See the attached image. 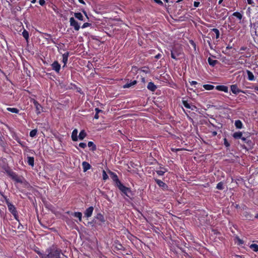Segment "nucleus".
<instances>
[{"label": "nucleus", "mask_w": 258, "mask_h": 258, "mask_svg": "<svg viewBox=\"0 0 258 258\" xmlns=\"http://www.w3.org/2000/svg\"><path fill=\"white\" fill-rule=\"evenodd\" d=\"M200 5V2H195L194 3V6L195 7H198Z\"/></svg>", "instance_id": "nucleus-53"}, {"label": "nucleus", "mask_w": 258, "mask_h": 258, "mask_svg": "<svg viewBox=\"0 0 258 258\" xmlns=\"http://www.w3.org/2000/svg\"><path fill=\"white\" fill-rule=\"evenodd\" d=\"M247 49V47H245V46H242V47H240V50L244 51V50H246Z\"/></svg>", "instance_id": "nucleus-57"}, {"label": "nucleus", "mask_w": 258, "mask_h": 258, "mask_svg": "<svg viewBox=\"0 0 258 258\" xmlns=\"http://www.w3.org/2000/svg\"><path fill=\"white\" fill-rule=\"evenodd\" d=\"M95 224H97V221L96 220H95V218H94L91 221L88 222L86 225L88 226H90L91 227H94L95 226Z\"/></svg>", "instance_id": "nucleus-30"}, {"label": "nucleus", "mask_w": 258, "mask_h": 258, "mask_svg": "<svg viewBox=\"0 0 258 258\" xmlns=\"http://www.w3.org/2000/svg\"><path fill=\"white\" fill-rule=\"evenodd\" d=\"M232 15L236 17L239 20H241L242 18V14L238 12H234V13H233Z\"/></svg>", "instance_id": "nucleus-35"}, {"label": "nucleus", "mask_w": 258, "mask_h": 258, "mask_svg": "<svg viewBox=\"0 0 258 258\" xmlns=\"http://www.w3.org/2000/svg\"><path fill=\"white\" fill-rule=\"evenodd\" d=\"M147 88L151 91H155L157 89L156 86L152 82L148 83L147 85Z\"/></svg>", "instance_id": "nucleus-19"}, {"label": "nucleus", "mask_w": 258, "mask_h": 258, "mask_svg": "<svg viewBox=\"0 0 258 258\" xmlns=\"http://www.w3.org/2000/svg\"><path fill=\"white\" fill-rule=\"evenodd\" d=\"M34 251L41 257V258H44L45 256V253L44 254L42 253L40 250L39 249L38 247H36Z\"/></svg>", "instance_id": "nucleus-33"}, {"label": "nucleus", "mask_w": 258, "mask_h": 258, "mask_svg": "<svg viewBox=\"0 0 258 258\" xmlns=\"http://www.w3.org/2000/svg\"><path fill=\"white\" fill-rule=\"evenodd\" d=\"M52 69L54 70L56 73H59L60 70V64L57 61H54L51 64Z\"/></svg>", "instance_id": "nucleus-9"}, {"label": "nucleus", "mask_w": 258, "mask_h": 258, "mask_svg": "<svg viewBox=\"0 0 258 258\" xmlns=\"http://www.w3.org/2000/svg\"><path fill=\"white\" fill-rule=\"evenodd\" d=\"M247 3L248 4L251 5V4H252L253 3L252 0H247Z\"/></svg>", "instance_id": "nucleus-60"}, {"label": "nucleus", "mask_w": 258, "mask_h": 258, "mask_svg": "<svg viewBox=\"0 0 258 258\" xmlns=\"http://www.w3.org/2000/svg\"><path fill=\"white\" fill-rule=\"evenodd\" d=\"M82 166H83V169L84 172H86L88 170L90 169L91 167L90 164L86 161L83 162Z\"/></svg>", "instance_id": "nucleus-17"}, {"label": "nucleus", "mask_w": 258, "mask_h": 258, "mask_svg": "<svg viewBox=\"0 0 258 258\" xmlns=\"http://www.w3.org/2000/svg\"><path fill=\"white\" fill-rule=\"evenodd\" d=\"M109 173L111 175L112 180L114 181L115 184L117 187L122 183L119 180L116 173L111 171H109Z\"/></svg>", "instance_id": "nucleus-6"}, {"label": "nucleus", "mask_w": 258, "mask_h": 258, "mask_svg": "<svg viewBox=\"0 0 258 258\" xmlns=\"http://www.w3.org/2000/svg\"><path fill=\"white\" fill-rule=\"evenodd\" d=\"M197 107L194 105H190V107L189 109H190L191 110H194L195 109H196Z\"/></svg>", "instance_id": "nucleus-55"}, {"label": "nucleus", "mask_w": 258, "mask_h": 258, "mask_svg": "<svg viewBox=\"0 0 258 258\" xmlns=\"http://www.w3.org/2000/svg\"><path fill=\"white\" fill-rule=\"evenodd\" d=\"M95 111L96 113H99L100 112H103V111L102 110L99 109L98 108H96L95 109Z\"/></svg>", "instance_id": "nucleus-52"}, {"label": "nucleus", "mask_w": 258, "mask_h": 258, "mask_svg": "<svg viewBox=\"0 0 258 258\" xmlns=\"http://www.w3.org/2000/svg\"><path fill=\"white\" fill-rule=\"evenodd\" d=\"M88 146L89 147H91V150L92 151H95L96 150V146L92 141H90V142H88Z\"/></svg>", "instance_id": "nucleus-29"}, {"label": "nucleus", "mask_w": 258, "mask_h": 258, "mask_svg": "<svg viewBox=\"0 0 258 258\" xmlns=\"http://www.w3.org/2000/svg\"><path fill=\"white\" fill-rule=\"evenodd\" d=\"M78 130L77 129H75L73 130L72 134V139L73 141H77L78 140Z\"/></svg>", "instance_id": "nucleus-23"}, {"label": "nucleus", "mask_w": 258, "mask_h": 258, "mask_svg": "<svg viewBox=\"0 0 258 258\" xmlns=\"http://www.w3.org/2000/svg\"><path fill=\"white\" fill-rule=\"evenodd\" d=\"M235 239L236 240V242L237 244L238 245H241L242 244H243L244 243V241L243 240H242V239H241L238 236H236L235 237Z\"/></svg>", "instance_id": "nucleus-40"}, {"label": "nucleus", "mask_w": 258, "mask_h": 258, "mask_svg": "<svg viewBox=\"0 0 258 258\" xmlns=\"http://www.w3.org/2000/svg\"><path fill=\"white\" fill-rule=\"evenodd\" d=\"M27 162L28 164L32 167L34 166V158L33 157H28L27 158Z\"/></svg>", "instance_id": "nucleus-27"}, {"label": "nucleus", "mask_w": 258, "mask_h": 258, "mask_svg": "<svg viewBox=\"0 0 258 258\" xmlns=\"http://www.w3.org/2000/svg\"><path fill=\"white\" fill-rule=\"evenodd\" d=\"M94 210V208L92 206L89 207L88 208H87L85 212H84V215L85 217L88 218L90 217L93 213Z\"/></svg>", "instance_id": "nucleus-12"}, {"label": "nucleus", "mask_w": 258, "mask_h": 258, "mask_svg": "<svg viewBox=\"0 0 258 258\" xmlns=\"http://www.w3.org/2000/svg\"><path fill=\"white\" fill-rule=\"evenodd\" d=\"M114 248L116 249L117 250H124V247L120 243L118 242H115L114 245Z\"/></svg>", "instance_id": "nucleus-28"}, {"label": "nucleus", "mask_w": 258, "mask_h": 258, "mask_svg": "<svg viewBox=\"0 0 258 258\" xmlns=\"http://www.w3.org/2000/svg\"><path fill=\"white\" fill-rule=\"evenodd\" d=\"M203 87L207 90H211L214 89V86L212 85L206 84L203 86Z\"/></svg>", "instance_id": "nucleus-38"}, {"label": "nucleus", "mask_w": 258, "mask_h": 258, "mask_svg": "<svg viewBox=\"0 0 258 258\" xmlns=\"http://www.w3.org/2000/svg\"><path fill=\"white\" fill-rule=\"evenodd\" d=\"M102 176L104 180H106L108 178L107 174L104 170H103Z\"/></svg>", "instance_id": "nucleus-46"}, {"label": "nucleus", "mask_w": 258, "mask_h": 258, "mask_svg": "<svg viewBox=\"0 0 258 258\" xmlns=\"http://www.w3.org/2000/svg\"><path fill=\"white\" fill-rule=\"evenodd\" d=\"M208 39L207 40V43H208L210 48L211 49H213L214 48L213 47V45L211 44V39L209 37H208Z\"/></svg>", "instance_id": "nucleus-45"}, {"label": "nucleus", "mask_w": 258, "mask_h": 258, "mask_svg": "<svg viewBox=\"0 0 258 258\" xmlns=\"http://www.w3.org/2000/svg\"><path fill=\"white\" fill-rule=\"evenodd\" d=\"M39 3L41 6H43L45 5V0H39Z\"/></svg>", "instance_id": "nucleus-51"}, {"label": "nucleus", "mask_w": 258, "mask_h": 258, "mask_svg": "<svg viewBox=\"0 0 258 258\" xmlns=\"http://www.w3.org/2000/svg\"><path fill=\"white\" fill-rule=\"evenodd\" d=\"M69 52L67 51L64 54H62V62L63 63V66H62V68H64L66 67L67 63L68 62V57L69 56Z\"/></svg>", "instance_id": "nucleus-14"}, {"label": "nucleus", "mask_w": 258, "mask_h": 258, "mask_svg": "<svg viewBox=\"0 0 258 258\" xmlns=\"http://www.w3.org/2000/svg\"><path fill=\"white\" fill-rule=\"evenodd\" d=\"M246 73L248 76V79L249 81H253L254 80V76L253 73L249 70H247Z\"/></svg>", "instance_id": "nucleus-25"}, {"label": "nucleus", "mask_w": 258, "mask_h": 258, "mask_svg": "<svg viewBox=\"0 0 258 258\" xmlns=\"http://www.w3.org/2000/svg\"><path fill=\"white\" fill-rule=\"evenodd\" d=\"M17 142H18L19 144H20L21 146H23V142H21L20 140H18V141H17Z\"/></svg>", "instance_id": "nucleus-63"}, {"label": "nucleus", "mask_w": 258, "mask_h": 258, "mask_svg": "<svg viewBox=\"0 0 258 258\" xmlns=\"http://www.w3.org/2000/svg\"><path fill=\"white\" fill-rule=\"evenodd\" d=\"M242 140L244 143H246L249 148H251L252 147V145H253L252 142L251 141V140L249 139V138H248V137H243L242 138Z\"/></svg>", "instance_id": "nucleus-18"}, {"label": "nucleus", "mask_w": 258, "mask_h": 258, "mask_svg": "<svg viewBox=\"0 0 258 258\" xmlns=\"http://www.w3.org/2000/svg\"><path fill=\"white\" fill-rule=\"evenodd\" d=\"M137 83V81L136 80H134L133 81H131L130 82H127L123 86V88H131L134 85H135Z\"/></svg>", "instance_id": "nucleus-15"}, {"label": "nucleus", "mask_w": 258, "mask_h": 258, "mask_svg": "<svg viewBox=\"0 0 258 258\" xmlns=\"http://www.w3.org/2000/svg\"><path fill=\"white\" fill-rule=\"evenodd\" d=\"M17 142H18L19 144H20L21 146H23V142H21L20 140H18V141H17Z\"/></svg>", "instance_id": "nucleus-62"}, {"label": "nucleus", "mask_w": 258, "mask_h": 258, "mask_svg": "<svg viewBox=\"0 0 258 258\" xmlns=\"http://www.w3.org/2000/svg\"><path fill=\"white\" fill-rule=\"evenodd\" d=\"M155 3L159 4V5L162 6L163 5V2L161 0H154Z\"/></svg>", "instance_id": "nucleus-50"}, {"label": "nucleus", "mask_w": 258, "mask_h": 258, "mask_svg": "<svg viewBox=\"0 0 258 258\" xmlns=\"http://www.w3.org/2000/svg\"><path fill=\"white\" fill-rule=\"evenodd\" d=\"M182 104L184 105V106L186 108L189 109L190 107V105L187 102V101L185 100H182Z\"/></svg>", "instance_id": "nucleus-43"}, {"label": "nucleus", "mask_w": 258, "mask_h": 258, "mask_svg": "<svg viewBox=\"0 0 258 258\" xmlns=\"http://www.w3.org/2000/svg\"><path fill=\"white\" fill-rule=\"evenodd\" d=\"M17 142H18L19 144H20L21 146H23V142H21L20 140H18V141H17Z\"/></svg>", "instance_id": "nucleus-61"}, {"label": "nucleus", "mask_w": 258, "mask_h": 258, "mask_svg": "<svg viewBox=\"0 0 258 258\" xmlns=\"http://www.w3.org/2000/svg\"><path fill=\"white\" fill-rule=\"evenodd\" d=\"M233 137L235 139H241L243 137H242V133L241 132H235L233 134Z\"/></svg>", "instance_id": "nucleus-22"}, {"label": "nucleus", "mask_w": 258, "mask_h": 258, "mask_svg": "<svg viewBox=\"0 0 258 258\" xmlns=\"http://www.w3.org/2000/svg\"><path fill=\"white\" fill-rule=\"evenodd\" d=\"M0 195L3 197L4 199L6 204L7 205L8 209L9 211L12 213V214L14 216L15 218L17 220L18 217V213L16 210V207L14 205H13L10 202L9 200L7 198V197L4 195L3 192L0 191Z\"/></svg>", "instance_id": "nucleus-3"}, {"label": "nucleus", "mask_w": 258, "mask_h": 258, "mask_svg": "<svg viewBox=\"0 0 258 258\" xmlns=\"http://www.w3.org/2000/svg\"><path fill=\"white\" fill-rule=\"evenodd\" d=\"M44 35L45 36V38L48 40H49L51 39V36L50 34L48 33H44Z\"/></svg>", "instance_id": "nucleus-47"}, {"label": "nucleus", "mask_w": 258, "mask_h": 258, "mask_svg": "<svg viewBox=\"0 0 258 258\" xmlns=\"http://www.w3.org/2000/svg\"><path fill=\"white\" fill-rule=\"evenodd\" d=\"M212 31L216 34V38H219L220 36V32L219 30L217 28H213L212 29Z\"/></svg>", "instance_id": "nucleus-39"}, {"label": "nucleus", "mask_w": 258, "mask_h": 258, "mask_svg": "<svg viewBox=\"0 0 258 258\" xmlns=\"http://www.w3.org/2000/svg\"><path fill=\"white\" fill-rule=\"evenodd\" d=\"M117 187L122 192V196H125L130 200H132L134 198V192L130 188L126 187L122 183L120 184Z\"/></svg>", "instance_id": "nucleus-2"}, {"label": "nucleus", "mask_w": 258, "mask_h": 258, "mask_svg": "<svg viewBox=\"0 0 258 258\" xmlns=\"http://www.w3.org/2000/svg\"><path fill=\"white\" fill-rule=\"evenodd\" d=\"M79 2L81 3V4H85V2L83 0H78Z\"/></svg>", "instance_id": "nucleus-64"}, {"label": "nucleus", "mask_w": 258, "mask_h": 258, "mask_svg": "<svg viewBox=\"0 0 258 258\" xmlns=\"http://www.w3.org/2000/svg\"><path fill=\"white\" fill-rule=\"evenodd\" d=\"M79 147L82 148H85L87 146L86 144L85 143H80L79 145Z\"/></svg>", "instance_id": "nucleus-48"}, {"label": "nucleus", "mask_w": 258, "mask_h": 258, "mask_svg": "<svg viewBox=\"0 0 258 258\" xmlns=\"http://www.w3.org/2000/svg\"><path fill=\"white\" fill-rule=\"evenodd\" d=\"M155 181L158 186L161 187L163 190H165L168 189V185L162 180L158 179H155Z\"/></svg>", "instance_id": "nucleus-10"}, {"label": "nucleus", "mask_w": 258, "mask_h": 258, "mask_svg": "<svg viewBox=\"0 0 258 258\" xmlns=\"http://www.w3.org/2000/svg\"><path fill=\"white\" fill-rule=\"evenodd\" d=\"M22 35L26 40H27L29 38V33L26 30H24L22 32Z\"/></svg>", "instance_id": "nucleus-41"}, {"label": "nucleus", "mask_w": 258, "mask_h": 258, "mask_svg": "<svg viewBox=\"0 0 258 258\" xmlns=\"http://www.w3.org/2000/svg\"><path fill=\"white\" fill-rule=\"evenodd\" d=\"M235 125L237 128L241 129L243 127V124L241 120H236L235 121Z\"/></svg>", "instance_id": "nucleus-26"}, {"label": "nucleus", "mask_w": 258, "mask_h": 258, "mask_svg": "<svg viewBox=\"0 0 258 258\" xmlns=\"http://www.w3.org/2000/svg\"><path fill=\"white\" fill-rule=\"evenodd\" d=\"M216 90L218 91H223L224 92H228V88L227 86L224 85H218L216 87Z\"/></svg>", "instance_id": "nucleus-16"}, {"label": "nucleus", "mask_w": 258, "mask_h": 258, "mask_svg": "<svg viewBox=\"0 0 258 258\" xmlns=\"http://www.w3.org/2000/svg\"><path fill=\"white\" fill-rule=\"evenodd\" d=\"M94 218L95 220H97L98 225H102L103 224H104L106 221L104 216L101 213H98Z\"/></svg>", "instance_id": "nucleus-5"}, {"label": "nucleus", "mask_w": 258, "mask_h": 258, "mask_svg": "<svg viewBox=\"0 0 258 258\" xmlns=\"http://www.w3.org/2000/svg\"><path fill=\"white\" fill-rule=\"evenodd\" d=\"M216 188L219 190H223L224 189V183L221 181L219 182L216 186Z\"/></svg>", "instance_id": "nucleus-37"}, {"label": "nucleus", "mask_w": 258, "mask_h": 258, "mask_svg": "<svg viewBox=\"0 0 258 258\" xmlns=\"http://www.w3.org/2000/svg\"><path fill=\"white\" fill-rule=\"evenodd\" d=\"M181 54V51L177 48L174 47L171 51V56L173 59L177 60V57Z\"/></svg>", "instance_id": "nucleus-7"}, {"label": "nucleus", "mask_w": 258, "mask_h": 258, "mask_svg": "<svg viewBox=\"0 0 258 258\" xmlns=\"http://www.w3.org/2000/svg\"><path fill=\"white\" fill-rule=\"evenodd\" d=\"M8 174L13 180H14L17 183H24L26 184H28V182L25 180V179L23 177L19 176L15 172L13 171H9L8 172Z\"/></svg>", "instance_id": "nucleus-4"}, {"label": "nucleus", "mask_w": 258, "mask_h": 258, "mask_svg": "<svg viewBox=\"0 0 258 258\" xmlns=\"http://www.w3.org/2000/svg\"><path fill=\"white\" fill-rule=\"evenodd\" d=\"M250 248L255 252L258 251V245L256 244H251L250 245Z\"/></svg>", "instance_id": "nucleus-36"}, {"label": "nucleus", "mask_w": 258, "mask_h": 258, "mask_svg": "<svg viewBox=\"0 0 258 258\" xmlns=\"http://www.w3.org/2000/svg\"><path fill=\"white\" fill-rule=\"evenodd\" d=\"M190 84L191 86L192 85H196L198 84V82L195 81H192L191 82H190Z\"/></svg>", "instance_id": "nucleus-54"}, {"label": "nucleus", "mask_w": 258, "mask_h": 258, "mask_svg": "<svg viewBox=\"0 0 258 258\" xmlns=\"http://www.w3.org/2000/svg\"><path fill=\"white\" fill-rule=\"evenodd\" d=\"M224 145L227 147L228 148L230 147V144L228 142L226 138L224 139Z\"/></svg>", "instance_id": "nucleus-44"}, {"label": "nucleus", "mask_w": 258, "mask_h": 258, "mask_svg": "<svg viewBox=\"0 0 258 258\" xmlns=\"http://www.w3.org/2000/svg\"><path fill=\"white\" fill-rule=\"evenodd\" d=\"M208 62L209 63V64L212 66V67H214L215 66L217 63H219L218 61L217 60H214V59H212L211 57H209L208 58Z\"/></svg>", "instance_id": "nucleus-21"}, {"label": "nucleus", "mask_w": 258, "mask_h": 258, "mask_svg": "<svg viewBox=\"0 0 258 258\" xmlns=\"http://www.w3.org/2000/svg\"><path fill=\"white\" fill-rule=\"evenodd\" d=\"M161 169H163V170H158L156 171L157 174L160 176H162L164 174L165 172L167 171V169L163 167H160Z\"/></svg>", "instance_id": "nucleus-34"}, {"label": "nucleus", "mask_w": 258, "mask_h": 258, "mask_svg": "<svg viewBox=\"0 0 258 258\" xmlns=\"http://www.w3.org/2000/svg\"><path fill=\"white\" fill-rule=\"evenodd\" d=\"M71 215L75 217L78 218L80 222L82 221V214L80 212L72 213Z\"/></svg>", "instance_id": "nucleus-20"}, {"label": "nucleus", "mask_w": 258, "mask_h": 258, "mask_svg": "<svg viewBox=\"0 0 258 258\" xmlns=\"http://www.w3.org/2000/svg\"><path fill=\"white\" fill-rule=\"evenodd\" d=\"M91 25V24L90 23H85L83 26H82V28H86L87 27H89Z\"/></svg>", "instance_id": "nucleus-49"}, {"label": "nucleus", "mask_w": 258, "mask_h": 258, "mask_svg": "<svg viewBox=\"0 0 258 258\" xmlns=\"http://www.w3.org/2000/svg\"><path fill=\"white\" fill-rule=\"evenodd\" d=\"M230 89L232 92L234 94H237L240 92H243L239 89L236 85H232L230 86Z\"/></svg>", "instance_id": "nucleus-13"}, {"label": "nucleus", "mask_w": 258, "mask_h": 258, "mask_svg": "<svg viewBox=\"0 0 258 258\" xmlns=\"http://www.w3.org/2000/svg\"><path fill=\"white\" fill-rule=\"evenodd\" d=\"M37 133V130L36 129L32 130L30 132V136L31 137H34L36 135Z\"/></svg>", "instance_id": "nucleus-42"}, {"label": "nucleus", "mask_w": 258, "mask_h": 258, "mask_svg": "<svg viewBox=\"0 0 258 258\" xmlns=\"http://www.w3.org/2000/svg\"><path fill=\"white\" fill-rule=\"evenodd\" d=\"M87 136L86 133L84 130H82L79 133L78 139L79 138L80 140H83Z\"/></svg>", "instance_id": "nucleus-24"}, {"label": "nucleus", "mask_w": 258, "mask_h": 258, "mask_svg": "<svg viewBox=\"0 0 258 258\" xmlns=\"http://www.w3.org/2000/svg\"><path fill=\"white\" fill-rule=\"evenodd\" d=\"M70 26L73 27L75 30L78 31L80 26L77 21L75 20V19L73 17H71L70 19Z\"/></svg>", "instance_id": "nucleus-8"}, {"label": "nucleus", "mask_w": 258, "mask_h": 258, "mask_svg": "<svg viewBox=\"0 0 258 258\" xmlns=\"http://www.w3.org/2000/svg\"><path fill=\"white\" fill-rule=\"evenodd\" d=\"M94 118L95 119H98L99 118V115H98V113H95V116H94Z\"/></svg>", "instance_id": "nucleus-58"}, {"label": "nucleus", "mask_w": 258, "mask_h": 258, "mask_svg": "<svg viewBox=\"0 0 258 258\" xmlns=\"http://www.w3.org/2000/svg\"><path fill=\"white\" fill-rule=\"evenodd\" d=\"M34 105L36 108V112L37 114H40L42 110V107L41 105L35 100L33 101Z\"/></svg>", "instance_id": "nucleus-11"}, {"label": "nucleus", "mask_w": 258, "mask_h": 258, "mask_svg": "<svg viewBox=\"0 0 258 258\" xmlns=\"http://www.w3.org/2000/svg\"><path fill=\"white\" fill-rule=\"evenodd\" d=\"M63 256L60 249L54 245H52L46 250L44 258H62Z\"/></svg>", "instance_id": "nucleus-1"}, {"label": "nucleus", "mask_w": 258, "mask_h": 258, "mask_svg": "<svg viewBox=\"0 0 258 258\" xmlns=\"http://www.w3.org/2000/svg\"><path fill=\"white\" fill-rule=\"evenodd\" d=\"M7 110L9 111H10L12 113H19V110L16 108L8 107L7 108Z\"/></svg>", "instance_id": "nucleus-32"}, {"label": "nucleus", "mask_w": 258, "mask_h": 258, "mask_svg": "<svg viewBox=\"0 0 258 258\" xmlns=\"http://www.w3.org/2000/svg\"><path fill=\"white\" fill-rule=\"evenodd\" d=\"M74 16L75 17L78 19V20H81V21H83V16L82 15V14L80 13V12H78V13H75L74 14Z\"/></svg>", "instance_id": "nucleus-31"}, {"label": "nucleus", "mask_w": 258, "mask_h": 258, "mask_svg": "<svg viewBox=\"0 0 258 258\" xmlns=\"http://www.w3.org/2000/svg\"><path fill=\"white\" fill-rule=\"evenodd\" d=\"M212 135H213V136H216V135H217V132H216V131H214V132H212Z\"/></svg>", "instance_id": "nucleus-59"}, {"label": "nucleus", "mask_w": 258, "mask_h": 258, "mask_svg": "<svg viewBox=\"0 0 258 258\" xmlns=\"http://www.w3.org/2000/svg\"><path fill=\"white\" fill-rule=\"evenodd\" d=\"M161 57V54L160 53H158L156 55H155V58L156 59H159Z\"/></svg>", "instance_id": "nucleus-56"}]
</instances>
